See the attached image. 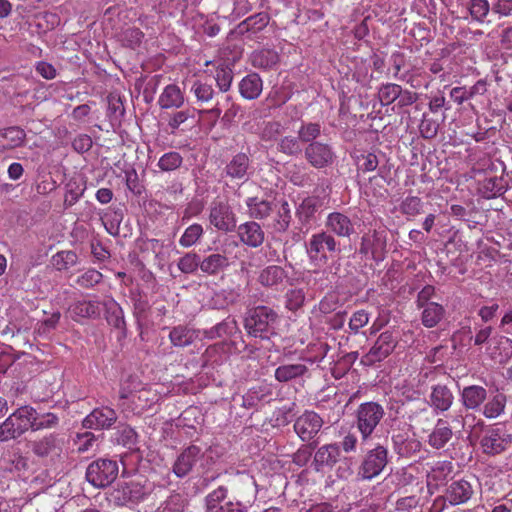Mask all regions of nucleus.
I'll use <instances>...</instances> for the list:
<instances>
[{
    "mask_svg": "<svg viewBox=\"0 0 512 512\" xmlns=\"http://www.w3.org/2000/svg\"><path fill=\"white\" fill-rule=\"evenodd\" d=\"M161 396L153 386L143 383L136 376L123 380L119 389V407L123 412L141 415L155 405Z\"/></svg>",
    "mask_w": 512,
    "mask_h": 512,
    "instance_id": "f257e3e1",
    "label": "nucleus"
},
{
    "mask_svg": "<svg viewBox=\"0 0 512 512\" xmlns=\"http://www.w3.org/2000/svg\"><path fill=\"white\" fill-rule=\"evenodd\" d=\"M471 436L479 440L482 452L488 456L500 455L512 446V434L505 427L485 425L481 419L473 426Z\"/></svg>",
    "mask_w": 512,
    "mask_h": 512,
    "instance_id": "f03ea898",
    "label": "nucleus"
},
{
    "mask_svg": "<svg viewBox=\"0 0 512 512\" xmlns=\"http://www.w3.org/2000/svg\"><path fill=\"white\" fill-rule=\"evenodd\" d=\"M339 251V243L327 231L312 234L306 243V253L309 261L317 267L326 265L329 257Z\"/></svg>",
    "mask_w": 512,
    "mask_h": 512,
    "instance_id": "7ed1b4c3",
    "label": "nucleus"
},
{
    "mask_svg": "<svg viewBox=\"0 0 512 512\" xmlns=\"http://www.w3.org/2000/svg\"><path fill=\"white\" fill-rule=\"evenodd\" d=\"M277 312L268 306H257L248 312L244 327L253 337L268 338L275 329Z\"/></svg>",
    "mask_w": 512,
    "mask_h": 512,
    "instance_id": "20e7f679",
    "label": "nucleus"
},
{
    "mask_svg": "<svg viewBox=\"0 0 512 512\" xmlns=\"http://www.w3.org/2000/svg\"><path fill=\"white\" fill-rule=\"evenodd\" d=\"M33 420H35L33 407L29 405L19 407L0 425V441L16 439L29 429L32 430Z\"/></svg>",
    "mask_w": 512,
    "mask_h": 512,
    "instance_id": "39448f33",
    "label": "nucleus"
},
{
    "mask_svg": "<svg viewBox=\"0 0 512 512\" xmlns=\"http://www.w3.org/2000/svg\"><path fill=\"white\" fill-rule=\"evenodd\" d=\"M474 494L475 489L471 481L465 478L452 480L446 485L444 494L434 500L432 511L436 509H438L437 512L443 511L447 503L450 506L466 504Z\"/></svg>",
    "mask_w": 512,
    "mask_h": 512,
    "instance_id": "423d86ee",
    "label": "nucleus"
},
{
    "mask_svg": "<svg viewBox=\"0 0 512 512\" xmlns=\"http://www.w3.org/2000/svg\"><path fill=\"white\" fill-rule=\"evenodd\" d=\"M384 416V407L377 402L368 401L358 406L355 413L356 427L363 442L371 438Z\"/></svg>",
    "mask_w": 512,
    "mask_h": 512,
    "instance_id": "0eeeda50",
    "label": "nucleus"
},
{
    "mask_svg": "<svg viewBox=\"0 0 512 512\" xmlns=\"http://www.w3.org/2000/svg\"><path fill=\"white\" fill-rule=\"evenodd\" d=\"M118 464L111 459L93 461L86 470V479L94 487L103 488L110 485L118 476Z\"/></svg>",
    "mask_w": 512,
    "mask_h": 512,
    "instance_id": "6e6552de",
    "label": "nucleus"
},
{
    "mask_svg": "<svg viewBox=\"0 0 512 512\" xmlns=\"http://www.w3.org/2000/svg\"><path fill=\"white\" fill-rule=\"evenodd\" d=\"M398 344V336L394 331L386 330L376 339L370 350L362 357L364 365L372 366L383 361L392 354Z\"/></svg>",
    "mask_w": 512,
    "mask_h": 512,
    "instance_id": "1a4fd4ad",
    "label": "nucleus"
},
{
    "mask_svg": "<svg viewBox=\"0 0 512 512\" xmlns=\"http://www.w3.org/2000/svg\"><path fill=\"white\" fill-rule=\"evenodd\" d=\"M387 463V449L382 445H377L364 456L358 474L362 479L371 480L380 475Z\"/></svg>",
    "mask_w": 512,
    "mask_h": 512,
    "instance_id": "9d476101",
    "label": "nucleus"
},
{
    "mask_svg": "<svg viewBox=\"0 0 512 512\" xmlns=\"http://www.w3.org/2000/svg\"><path fill=\"white\" fill-rule=\"evenodd\" d=\"M304 157L312 167L323 169L333 164L335 153L330 144L319 141L305 147Z\"/></svg>",
    "mask_w": 512,
    "mask_h": 512,
    "instance_id": "9b49d317",
    "label": "nucleus"
},
{
    "mask_svg": "<svg viewBox=\"0 0 512 512\" xmlns=\"http://www.w3.org/2000/svg\"><path fill=\"white\" fill-rule=\"evenodd\" d=\"M209 222L216 229L223 232H232L236 228V216L231 207L222 201L211 204Z\"/></svg>",
    "mask_w": 512,
    "mask_h": 512,
    "instance_id": "f8f14e48",
    "label": "nucleus"
},
{
    "mask_svg": "<svg viewBox=\"0 0 512 512\" xmlns=\"http://www.w3.org/2000/svg\"><path fill=\"white\" fill-rule=\"evenodd\" d=\"M323 419L314 411H305L294 423V431L302 441L316 437L323 426Z\"/></svg>",
    "mask_w": 512,
    "mask_h": 512,
    "instance_id": "ddd939ff",
    "label": "nucleus"
},
{
    "mask_svg": "<svg viewBox=\"0 0 512 512\" xmlns=\"http://www.w3.org/2000/svg\"><path fill=\"white\" fill-rule=\"evenodd\" d=\"M145 494V489L140 483L131 481L118 485L111 493V500L117 506H125L143 500Z\"/></svg>",
    "mask_w": 512,
    "mask_h": 512,
    "instance_id": "4468645a",
    "label": "nucleus"
},
{
    "mask_svg": "<svg viewBox=\"0 0 512 512\" xmlns=\"http://www.w3.org/2000/svg\"><path fill=\"white\" fill-rule=\"evenodd\" d=\"M102 306L103 303L98 300L80 299L69 306L68 313L76 322L83 319H96L101 315Z\"/></svg>",
    "mask_w": 512,
    "mask_h": 512,
    "instance_id": "2eb2a0df",
    "label": "nucleus"
},
{
    "mask_svg": "<svg viewBox=\"0 0 512 512\" xmlns=\"http://www.w3.org/2000/svg\"><path fill=\"white\" fill-rule=\"evenodd\" d=\"M327 232L338 237L349 238L355 233V227L350 217L342 212H331L325 221Z\"/></svg>",
    "mask_w": 512,
    "mask_h": 512,
    "instance_id": "dca6fc26",
    "label": "nucleus"
},
{
    "mask_svg": "<svg viewBox=\"0 0 512 512\" xmlns=\"http://www.w3.org/2000/svg\"><path fill=\"white\" fill-rule=\"evenodd\" d=\"M117 420V414L110 407L95 408L83 420V426L89 429H109Z\"/></svg>",
    "mask_w": 512,
    "mask_h": 512,
    "instance_id": "f3484780",
    "label": "nucleus"
},
{
    "mask_svg": "<svg viewBox=\"0 0 512 512\" xmlns=\"http://www.w3.org/2000/svg\"><path fill=\"white\" fill-rule=\"evenodd\" d=\"M341 450L337 443H329L319 447L314 455V465L317 471L324 468L332 469L340 460Z\"/></svg>",
    "mask_w": 512,
    "mask_h": 512,
    "instance_id": "a211bd4d",
    "label": "nucleus"
},
{
    "mask_svg": "<svg viewBox=\"0 0 512 512\" xmlns=\"http://www.w3.org/2000/svg\"><path fill=\"white\" fill-rule=\"evenodd\" d=\"M201 456V448L196 445H190L177 457L173 465L174 474L180 478L185 477Z\"/></svg>",
    "mask_w": 512,
    "mask_h": 512,
    "instance_id": "6ab92c4d",
    "label": "nucleus"
},
{
    "mask_svg": "<svg viewBox=\"0 0 512 512\" xmlns=\"http://www.w3.org/2000/svg\"><path fill=\"white\" fill-rule=\"evenodd\" d=\"M238 236L241 242L249 247L261 246L265 239V233L261 226L254 221H248L238 226Z\"/></svg>",
    "mask_w": 512,
    "mask_h": 512,
    "instance_id": "aec40b11",
    "label": "nucleus"
},
{
    "mask_svg": "<svg viewBox=\"0 0 512 512\" xmlns=\"http://www.w3.org/2000/svg\"><path fill=\"white\" fill-rule=\"evenodd\" d=\"M185 95L176 84H169L164 87L158 97V105L161 109H179L184 105Z\"/></svg>",
    "mask_w": 512,
    "mask_h": 512,
    "instance_id": "412c9836",
    "label": "nucleus"
},
{
    "mask_svg": "<svg viewBox=\"0 0 512 512\" xmlns=\"http://www.w3.org/2000/svg\"><path fill=\"white\" fill-rule=\"evenodd\" d=\"M454 401L451 390L446 385H435L430 394V405L437 412H445L450 409Z\"/></svg>",
    "mask_w": 512,
    "mask_h": 512,
    "instance_id": "4be33fe9",
    "label": "nucleus"
},
{
    "mask_svg": "<svg viewBox=\"0 0 512 512\" xmlns=\"http://www.w3.org/2000/svg\"><path fill=\"white\" fill-rule=\"evenodd\" d=\"M288 278L287 271L278 265H269L262 269L258 275V282L267 288H277Z\"/></svg>",
    "mask_w": 512,
    "mask_h": 512,
    "instance_id": "5701e85b",
    "label": "nucleus"
},
{
    "mask_svg": "<svg viewBox=\"0 0 512 512\" xmlns=\"http://www.w3.org/2000/svg\"><path fill=\"white\" fill-rule=\"evenodd\" d=\"M487 398V391L479 385L464 387L461 392V402L467 410H477Z\"/></svg>",
    "mask_w": 512,
    "mask_h": 512,
    "instance_id": "b1692460",
    "label": "nucleus"
},
{
    "mask_svg": "<svg viewBox=\"0 0 512 512\" xmlns=\"http://www.w3.org/2000/svg\"><path fill=\"white\" fill-rule=\"evenodd\" d=\"M453 431L444 419H438L434 429L428 436V444L434 449H441L451 440Z\"/></svg>",
    "mask_w": 512,
    "mask_h": 512,
    "instance_id": "393cba45",
    "label": "nucleus"
},
{
    "mask_svg": "<svg viewBox=\"0 0 512 512\" xmlns=\"http://www.w3.org/2000/svg\"><path fill=\"white\" fill-rule=\"evenodd\" d=\"M250 167V158L246 153L239 152L232 157L225 167L226 176L231 179H245Z\"/></svg>",
    "mask_w": 512,
    "mask_h": 512,
    "instance_id": "a878e982",
    "label": "nucleus"
},
{
    "mask_svg": "<svg viewBox=\"0 0 512 512\" xmlns=\"http://www.w3.org/2000/svg\"><path fill=\"white\" fill-rule=\"evenodd\" d=\"M421 310V323L426 328L436 327L444 318L446 310L437 302L417 307Z\"/></svg>",
    "mask_w": 512,
    "mask_h": 512,
    "instance_id": "bb28decb",
    "label": "nucleus"
},
{
    "mask_svg": "<svg viewBox=\"0 0 512 512\" xmlns=\"http://www.w3.org/2000/svg\"><path fill=\"white\" fill-rule=\"evenodd\" d=\"M263 90V81L259 74L250 73L239 83V92L247 100L257 99Z\"/></svg>",
    "mask_w": 512,
    "mask_h": 512,
    "instance_id": "cd10ccee",
    "label": "nucleus"
},
{
    "mask_svg": "<svg viewBox=\"0 0 512 512\" xmlns=\"http://www.w3.org/2000/svg\"><path fill=\"white\" fill-rule=\"evenodd\" d=\"M250 61L257 69L270 70L278 64L279 54L273 49L262 48L251 53Z\"/></svg>",
    "mask_w": 512,
    "mask_h": 512,
    "instance_id": "c85d7f7f",
    "label": "nucleus"
},
{
    "mask_svg": "<svg viewBox=\"0 0 512 512\" xmlns=\"http://www.w3.org/2000/svg\"><path fill=\"white\" fill-rule=\"evenodd\" d=\"M26 138L25 131L17 126L8 127L0 131V149L8 150L23 145Z\"/></svg>",
    "mask_w": 512,
    "mask_h": 512,
    "instance_id": "c756f323",
    "label": "nucleus"
},
{
    "mask_svg": "<svg viewBox=\"0 0 512 512\" xmlns=\"http://www.w3.org/2000/svg\"><path fill=\"white\" fill-rule=\"evenodd\" d=\"M229 266V260L224 254L212 253L200 259V269L203 273L215 276Z\"/></svg>",
    "mask_w": 512,
    "mask_h": 512,
    "instance_id": "7c9ffc66",
    "label": "nucleus"
},
{
    "mask_svg": "<svg viewBox=\"0 0 512 512\" xmlns=\"http://www.w3.org/2000/svg\"><path fill=\"white\" fill-rule=\"evenodd\" d=\"M478 192L483 198L492 199L504 192L503 180L495 175H485L478 182Z\"/></svg>",
    "mask_w": 512,
    "mask_h": 512,
    "instance_id": "2f4dec72",
    "label": "nucleus"
},
{
    "mask_svg": "<svg viewBox=\"0 0 512 512\" xmlns=\"http://www.w3.org/2000/svg\"><path fill=\"white\" fill-rule=\"evenodd\" d=\"M79 262L78 254L72 250H61L54 254L50 259L51 266L59 271H67Z\"/></svg>",
    "mask_w": 512,
    "mask_h": 512,
    "instance_id": "473e14b6",
    "label": "nucleus"
},
{
    "mask_svg": "<svg viewBox=\"0 0 512 512\" xmlns=\"http://www.w3.org/2000/svg\"><path fill=\"white\" fill-rule=\"evenodd\" d=\"M308 372L306 365L297 364H283L276 368L275 379L279 382H288L293 379L302 377Z\"/></svg>",
    "mask_w": 512,
    "mask_h": 512,
    "instance_id": "72a5a7b5",
    "label": "nucleus"
},
{
    "mask_svg": "<svg viewBox=\"0 0 512 512\" xmlns=\"http://www.w3.org/2000/svg\"><path fill=\"white\" fill-rule=\"evenodd\" d=\"M60 450L59 440L54 434H49L33 443V452L39 457L58 454Z\"/></svg>",
    "mask_w": 512,
    "mask_h": 512,
    "instance_id": "f704fd0d",
    "label": "nucleus"
},
{
    "mask_svg": "<svg viewBox=\"0 0 512 512\" xmlns=\"http://www.w3.org/2000/svg\"><path fill=\"white\" fill-rule=\"evenodd\" d=\"M196 338L195 330L183 325L173 327L169 333V339L175 347L189 346Z\"/></svg>",
    "mask_w": 512,
    "mask_h": 512,
    "instance_id": "c9c22d12",
    "label": "nucleus"
},
{
    "mask_svg": "<svg viewBox=\"0 0 512 512\" xmlns=\"http://www.w3.org/2000/svg\"><path fill=\"white\" fill-rule=\"evenodd\" d=\"M246 205L248 207L250 217L254 219H265L272 212L271 203L258 197H249L246 200Z\"/></svg>",
    "mask_w": 512,
    "mask_h": 512,
    "instance_id": "e433bc0d",
    "label": "nucleus"
},
{
    "mask_svg": "<svg viewBox=\"0 0 512 512\" xmlns=\"http://www.w3.org/2000/svg\"><path fill=\"white\" fill-rule=\"evenodd\" d=\"M237 330L238 326L236 320L228 317L206 331L205 334L206 337L213 339L216 337L231 336L236 333Z\"/></svg>",
    "mask_w": 512,
    "mask_h": 512,
    "instance_id": "4c0bfd02",
    "label": "nucleus"
},
{
    "mask_svg": "<svg viewBox=\"0 0 512 512\" xmlns=\"http://www.w3.org/2000/svg\"><path fill=\"white\" fill-rule=\"evenodd\" d=\"M85 189L84 181H78L75 178L70 179L66 184L64 204L68 207L73 206L83 196Z\"/></svg>",
    "mask_w": 512,
    "mask_h": 512,
    "instance_id": "58836bf2",
    "label": "nucleus"
},
{
    "mask_svg": "<svg viewBox=\"0 0 512 512\" xmlns=\"http://www.w3.org/2000/svg\"><path fill=\"white\" fill-rule=\"evenodd\" d=\"M357 170L362 173L373 172L379 165L378 157L373 152H362L354 157Z\"/></svg>",
    "mask_w": 512,
    "mask_h": 512,
    "instance_id": "ea45409f",
    "label": "nucleus"
},
{
    "mask_svg": "<svg viewBox=\"0 0 512 512\" xmlns=\"http://www.w3.org/2000/svg\"><path fill=\"white\" fill-rule=\"evenodd\" d=\"M194 117V109L192 108L178 110L169 114L167 125L170 128L171 134H175L181 125L185 124L190 119L193 120Z\"/></svg>",
    "mask_w": 512,
    "mask_h": 512,
    "instance_id": "a19ab883",
    "label": "nucleus"
},
{
    "mask_svg": "<svg viewBox=\"0 0 512 512\" xmlns=\"http://www.w3.org/2000/svg\"><path fill=\"white\" fill-rule=\"evenodd\" d=\"M424 203L418 196H407L399 205L400 212L407 217H416L423 212Z\"/></svg>",
    "mask_w": 512,
    "mask_h": 512,
    "instance_id": "79ce46f5",
    "label": "nucleus"
},
{
    "mask_svg": "<svg viewBox=\"0 0 512 512\" xmlns=\"http://www.w3.org/2000/svg\"><path fill=\"white\" fill-rule=\"evenodd\" d=\"M190 92L195 96L197 102L201 104L210 102L215 94L212 85L201 80L193 82Z\"/></svg>",
    "mask_w": 512,
    "mask_h": 512,
    "instance_id": "37998d69",
    "label": "nucleus"
},
{
    "mask_svg": "<svg viewBox=\"0 0 512 512\" xmlns=\"http://www.w3.org/2000/svg\"><path fill=\"white\" fill-rule=\"evenodd\" d=\"M433 418V413L428 408L416 410L409 416L412 425L423 432L429 430L433 424Z\"/></svg>",
    "mask_w": 512,
    "mask_h": 512,
    "instance_id": "c03bdc74",
    "label": "nucleus"
},
{
    "mask_svg": "<svg viewBox=\"0 0 512 512\" xmlns=\"http://www.w3.org/2000/svg\"><path fill=\"white\" fill-rule=\"evenodd\" d=\"M319 200L317 197L308 196L302 200L297 208V215L301 221L308 222L317 212Z\"/></svg>",
    "mask_w": 512,
    "mask_h": 512,
    "instance_id": "a18cd8bd",
    "label": "nucleus"
},
{
    "mask_svg": "<svg viewBox=\"0 0 512 512\" xmlns=\"http://www.w3.org/2000/svg\"><path fill=\"white\" fill-rule=\"evenodd\" d=\"M321 135V125L316 122L302 123L298 129V137L302 143L307 145L312 142H318L317 138Z\"/></svg>",
    "mask_w": 512,
    "mask_h": 512,
    "instance_id": "49530a36",
    "label": "nucleus"
},
{
    "mask_svg": "<svg viewBox=\"0 0 512 512\" xmlns=\"http://www.w3.org/2000/svg\"><path fill=\"white\" fill-rule=\"evenodd\" d=\"M214 79L219 90L221 92H227L233 81V71L228 65L224 63L219 64L216 67Z\"/></svg>",
    "mask_w": 512,
    "mask_h": 512,
    "instance_id": "de8ad7c7",
    "label": "nucleus"
},
{
    "mask_svg": "<svg viewBox=\"0 0 512 512\" xmlns=\"http://www.w3.org/2000/svg\"><path fill=\"white\" fill-rule=\"evenodd\" d=\"M183 163V158L180 153L175 151H170L164 153L158 160L157 166L163 172H171L175 171L181 167Z\"/></svg>",
    "mask_w": 512,
    "mask_h": 512,
    "instance_id": "09e8293b",
    "label": "nucleus"
},
{
    "mask_svg": "<svg viewBox=\"0 0 512 512\" xmlns=\"http://www.w3.org/2000/svg\"><path fill=\"white\" fill-rule=\"evenodd\" d=\"M284 131V127L279 121H265L260 128L259 137L263 141H275Z\"/></svg>",
    "mask_w": 512,
    "mask_h": 512,
    "instance_id": "8fccbe9b",
    "label": "nucleus"
},
{
    "mask_svg": "<svg viewBox=\"0 0 512 512\" xmlns=\"http://www.w3.org/2000/svg\"><path fill=\"white\" fill-rule=\"evenodd\" d=\"M401 96V86L395 83L383 84L378 92V98L383 106L390 105Z\"/></svg>",
    "mask_w": 512,
    "mask_h": 512,
    "instance_id": "3c124183",
    "label": "nucleus"
},
{
    "mask_svg": "<svg viewBox=\"0 0 512 512\" xmlns=\"http://www.w3.org/2000/svg\"><path fill=\"white\" fill-rule=\"evenodd\" d=\"M269 23V15L265 12H260L246 18L240 27L245 31L257 32L264 29Z\"/></svg>",
    "mask_w": 512,
    "mask_h": 512,
    "instance_id": "603ef678",
    "label": "nucleus"
},
{
    "mask_svg": "<svg viewBox=\"0 0 512 512\" xmlns=\"http://www.w3.org/2000/svg\"><path fill=\"white\" fill-rule=\"evenodd\" d=\"M203 233V227L198 223L188 226L179 239L180 246L184 248L193 246L202 237Z\"/></svg>",
    "mask_w": 512,
    "mask_h": 512,
    "instance_id": "864d4df0",
    "label": "nucleus"
},
{
    "mask_svg": "<svg viewBox=\"0 0 512 512\" xmlns=\"http://www.w3.org/2000/svg\"><path fill=\"white\" fill-rule=\"evenodd\" d=\"M109 316H107L108 322L116 328H121L124 325V317L122 309L119 304L113 299H109L103 303Z\"/></svg>",
    "mask_w": 512,
    "mask_h": 512,
    "instance_id": "5fc2aeb1",
    "label": "nucleus"
},
{
    "mask_svg": "<svg viewBox=\"0 0 512 512\" xmlns=\"http://www.w3.org/2000/svg\"><path fill=\"white\" fill-rule=\"evenodd\" d=\"M506 400L503 395H496L490 399L483 407V415L486 418H497L504 412Z\"/></svg>",
    "mask_w": 512,
    "mask_h": 512,
    "instance_id": "6e6d98bb",
    "label": "nucleus"
},
{
    "mask_svg": "<svg viewBox=\"0 0 512 512\" xmlns=\"http://www.w3.org/2000/svg\"><path fill=\"white\" fill-rule=\"evenodd\" d=\"M4 469L13 472L25 470L27 459L18 452H8L2 458Z\"/></svg>",
    "mask_w": 512,
    "mask_h": 512,
    "instance_id": "4d7b16f0",
    "label": "nucleus"
},
{
    "mask_svg": "<svg viewBox=\"0 0 512 512\" xmlns=\"http://www.w3.org/2000/svg\"><path fill=\"white\" fill-rule=\"evenodd\" d=\"M299 137L294 136H284L282 137L278 144L277 149L279 152L288 155V156H295L298 155L301 151V145H300Z\"/></svg>",
    "mask_w": 512,
    "mask_h": 512,
    "instance_id": "13d9d810",
    "label": "nucleus"
},
{
    "mask_svg": "<svg viewBox=\"0 0 512 512\" xmlns=\"http://www.w3.org/2000/svg\"><path fill=\"white\" fill-rule=\"evenodd\" d=\"M102 280L103 274L94 268H90L77 277L76 283L84 289H91L101 283Z\"/></svg>",
    "mask_w": 512,
    "mask_h": 512,
    "instance_id": "bf43d9fd",
    "label": "nucleus"
},
{
    "mask_svg": "<svg viewBox=\"0 0 512 512\" xmlns=\"http://www.w3.org/2000/svg\"><path fill=\"white\" fill-rule=\"evenodd\" d=\"M285 306L292 312L298 311L305 302V292L302 288L290 289L285 295Z\"/></svg>",
    "mask_w": 512,
    "mask_h": 512,
    "instance_id": "052dcab7",
    "label": "nucleus"
},
{
    "mask_svg": "<svg viewBox=\"0 0 512 512\" xmlns=\"http://www.w3.org/2000/svg\"><path fill=\"white\" fill-rule=\"evenodd\" d=\"M179 270L185 274H192L200 268V257L194 252L186 253L177 263Z\"/></svg>",
    "mask_w": 512,
    "mask_h": 512,
    "instance_id": "680f3d73",
    "label": "nucleus"
},
{
    "mask_svg": "<svg viewBox=\"0 0 512 512\" xmlns=\"http://www.w3.org/2000/svg\"><path fill=\"white\" fill-rule=\"evenodd\" d=\"M59 418L56 414L48 412L38 415L35 411V420L32 421V431L54 428L58 425Z\"/></svg>",
    "mask_w": 512,
    "mask_h": 512,
    "instance_id": "e2e57ef3",
    "label": "nucleus"
},
{
    "mask_svg": "<svg viewBox=\"0 0 512 512\" xmlns=\"http://www.w3.org/2000/svg\"><path fill=\"white\" fill-rule=\"evenodd\" d=\"M228 489L225 486H219L212 492H210L206 498V510L205 512H211L222 506L220 503L227 497Z\"/></svg>",
    "mask_w": 512,
    "mask_h": 512,
    "instance_id": "0e129e2a",
    "label": "nucleus"
},
{
    "mask_svg": "<svg viewBox=\"0 0 512 512\" xmlns=\"http://www.w3.org/2000/svg\"><path fill=\"white\" fill-rule=\"evenodd\" d=\"M439 124L436 120L423 114V118L419 124V132L424 139H433L436 137Z\"/></svg>",
    "mask_w": 512,
    "mask_h": 512,
    "instance_id": "69168bd1",
    "label": "nucleus"
},
{
    "mask_svg": "<svg viewBox=\"0 0 512 512\" xmlns=\"http://www.w3.org/2000/svg\"><path fill=\"white\" fill-rule=\"evenodd\" d=\"M490 10L488 0H471L470 1V15L471 17L479 22H482L483 19L488 15Z\"/></svg>",
    "mask_w": 512,
    "mask_h": 512,
    "instance_id": "338daca9",
    "label": "nucleus"
},
{
    "mask_svg": "<svg viewBox=\"0 0 512 512\" xmlns=\"http://www.w3.org/2000/svg\"><path fill=\"white\" fill-rule=\"evenodd\" d=\"M369 313L364 310L355 311L349 320V329L353 334H357L361 328L366 326L369 322Z\"/></svg>",
    "mask_w": 512,
    "mask_h": 512,
    "instance_id": "774afa93",
    "label": "nucleus"
}]
</instances>
